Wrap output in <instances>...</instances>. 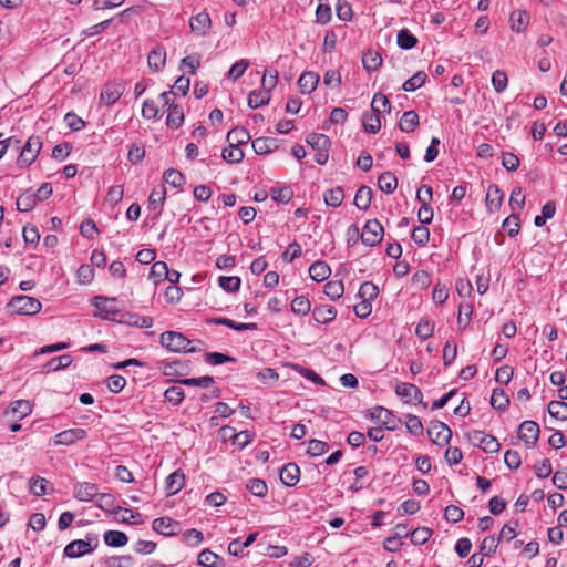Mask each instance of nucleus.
Here are the masks:
<instances>
[{"label":"nucleus","instance_id":"f257e3e1","mask_svg":"<svg viewBox=\"0 0 567 567\" xmlns=\"http://www.w3.org/2000/svg\"><path fill=\"white\" fill-rule=\"evenodd\" d=\"M161 344L173 352L195 353L203 350L200 340H189L183 333L177 331H165L159 338Z\"/></svg>","mask_w":567,"mask_h":567},{"label":"nucleus","instance_id":"f03ea898","mask_svg":"<svg viewBox=\"0 0 567 567\" xmlns=\"http://www.w3.org/2000/svg\"><path fill=\"white\" fill-rule=\"evenodd\" d=\"M42 308L41 302L33 297L16 296L7 305V311L11 315L32 316L38 313Z\"/></svg>","mask_w":567,"mask_h":567},{"label":"nucleus","instance_id":"7ed1b4c3","mask_svg":"<svg viewBox=\"0 0 567 567\" xmlns=\"http://www.w3.org/2000/svg\"><path fill=\"white\" fill-rule=\"evenodd\" d=\"M32 411L31 404L27 400H18L12 406L4 411L2 414V425L6 423L10 427L11 432H18L21 429V424L11 419H23L29 415Z\"/></svg>","mask_w":567,"mask_h":567},{"label":"nucleus","instance_id":"20e7f679","mask_svg":"<svg viewBox=\"0 0 567 567\" xmlns=\"http://www.w3.org/2000/svg\"><path fill=\"white\" fill-rule=\"evenodd\" d=\"M99 546L97 536L87 537V539H76L71 542L64 548V555L70 558H78L93 551Z\"/></svg>","mask_w":567,"mask_h":567},{"label":"nucleus","instance_id":"39448f33","mask_svg":"<svg viewBox=\"0 0 567 567\" xmlns=\"http://www.w3.org/2000/svg\"><path fill=\"white\" fill-rule=\"evenodd\" d=\"M384 229L378 219H370L363 226L361 240L364 245L373 247L381 243Z\"/></svg>","mask_w":567,"mask_h":567},{"label":"nucleus","instance_id":"423d86ee","mask_svg":"<svg viewBox=\"0 0 567 567\" xmlns=\"http://www.w3.org/2000/svg\"><path fill=\"white\" fill-rule=\"evenodd\" d=\"M125 91V85L122 81L106 82L100 94V103L110 106L116 103Z\"/></svg>","mask_w":567,"mask_h":567},{"label":"nucleus","instance_id":"0eeeda50","mask_svg":"<svg viewBox=\"0 0 567 567\" xmlns=\"http://www.w3.org/2000/svg\"><path fill=\"white\" fill-rule=\"evenodd\" d=\"M540 433L539 425L535 421H524L517 430L518 439L524 442L527 449L534 447Z\"/></svg>","mask_w":567,"mask_h":567},{"label":"nucleus","instance_id":"6e6552de","mask_svg":"<svg viewBox=\"0 0 567 567\" xmlns=\"http://www.w3.org/2000/svg\"><path fill=\"white\" fill-rule=\"evenodd\" d=\"M41 147H42V141H41L40 136L29 137V140L27 141L25 145L23 146V148L19 155V158H18L19 164L23 165V166L31 165L35 161Z\"/></svg>","mask_w":567,"mask_h":567},{"label":"nucleus","instance_id":"1a4fd4ad","mask_svg":"<svg viewBox=\"0 0 567 567\" xmlns=\"http://www.w3.org/2000/svg\"><path fill=\"white\" fill-rule=\"evenodd\" d=\"M470 440L473 445L480 447L485 453H497L501 449V444L496 437L481 431L471 433Z\"/></svg>","mask_w":567,"mask_h":567},{"label":"nucleus","instance_id":"9d476101","mask_svg":"<svg viewBox=\"0 0 567 567\" xmlns=\"http://www.w3.org/2000/svg\"><path fill=\"white\" fill-rule=\"evenodd\" d=\"M427 435L433 443L441 445L450 441L452 432L445 423L433 421L427 427Z\"/></svg>","mask_w":567,"mask_h":567},{"label":"nucleus","instance_id":"9b49d317","mask_svg":"<svg viewBox=\"0 0 567 567\" xmlns=\"http://www.w3.org/2000/svg\"><path fill=\"white\" fill-rule=\"evenodd\" d=\"M99 495V487L94 483H76L73 488V496L80 502H91Z\"/></svg>","mask_w":567,"mask_h":567},{"label":"nucleus","instance_id":"f8f14e48","mask_svg":"<svg viewBox=\"0 0 567 567\" xmlns=\"http://www.w3.org/2000/svg\"><path fill=\"white\" fill-rule=\"evenodd\" d=\"M152 527L156 533L165 536H175L181 532L179 523L169 517L155 518Z\"/></svg>","mask_w":567,"mask_h":567},{"label":"nucleus","instance_id":"ddd939ff","mask_svg":"<svg viewBox=\"0 0 567 567\" xmlns=\"http://www.w3.org/2000/svg\"><path fill=\"white\" fill-rule=\"evenodd\" d=\"M189 27L197 35H206L212 27V19L206 11L199 12L189 19Z\"/></svg>","mask_w":567,"mask_h":567},{"label":"nucleus","instance_id":"4468645a","mask_svg":"<svg viewBox=\"0 0 567 567\" xmlns=\"http://www.w3.org/2000/svg\"><path fill=\"white\" fill-rule=\"evenodd\" d=\"M53 491V484L44 477L34 475L29 480V492L34 496L47 495Z\"/></svg>","mask_w":567,"mask_h":567},{"label":"nucleus","instance_id":"2eb2a0df","mask_svg":"<svg viewBox=\"0 0 567 567\" xmlns=\"http://www.w3.org/2000/svg\"><path fill=\"white\" fill-rule=\"evenodd\" d=\"M312 317L317 323L327 324L337 317V309L331 305H319L312 310Z\"/></svg>","mask_w":567,"mask_h":567},{"label":"nucleus","instance_id":"dca6fc26","mask_svg":"<svg viewBox=\"0 0 567 567\" xmlns=\"http://www.w3.org/2000/svg\"><path fill=\"white\" fill-rule=\"evenodd\" d=\"M300 480V468L298 463H286L280 468V481L286 486H295Z\"/></svg>","mask_w":567,"mask_h":567},{"label":"nucleus","instance_id":"f3484780","mask_svg":"<svg viewBox=\"0 0 567 567\" xmlns=\"http://www.w3.org/2000/svg\"><path fill=\"white\" fill-rule=\"evenodd\" d=\"M370 417L382 423L388 430H394L396 422L391 411L383 406H374L370 411Z\"/></svg>","mask_w":567,"mask_h":567},{"label":"nucleus","instance_id":"a211bd4d","mask_svg":"<svg viewBox=\"0 0 567 567\" xmlns=\"http://www.w3.org/2000/svg\"><path fill=\"white\" fill-rule=\"evenodd\" d=\"M185 485V475L181 470L171 473L165 481V491L168 496L177 494Z\"/></svg>","mask_w":567,"mask_h":567},{"label":"nucleus","instance_id":"6ab92c4d","mask_svg":"<svg viewBox=\"0 0 567 567\" xmlns=\"http://www.w3.org/2000/svg\"><path fill=\"white\" fill-rule=\"evenodd\" d=\"M116 298H107L104 296H96L93 299V305L99 309V316L106 320H113V316L117 313V310L107 306L109 302H114Z\"/></svg>","mask_w":567,"mask_h":567},{"label":"nucleus","instance_id":"aec40b11","mask_svg":"<svg viewBox=\"0 0 567 567\" xmlns=\"http://www.w3.org/2000/svg\"><path fill=\"white\" fill-rule=\"evenodd\" d=\"M85 435H86V432L83 429H80V427L70 429V430H65V431H62L59 434H56L55 442L58 444L70 445L76 441L84 439Z\"/></svg>","mask_w":567,"mask_h":567},{"label":"nucleus","instance_id":"412c9836","mask_svg":"<svg viewBox=\"0 0 567 567\" xmlns=\"http://www.w3.org/2000/svg\"><path fill=\"white\" fill-rule=\"evenodd\" d=\"M319 75L316 72H303L299 80H298V86L303 94H310L313 92L319 83Z\"/></svg>","mask_w":567,"mask_h":567},{"label":"nucleus","instance_id":"4be33fe9","mask_svg":"<svg viewBox=\"0 0 567 567\" xmlns=\"http://www.w3.org/2000/svg\"><path fill=\"white\" fill-rule=\"evenodd\" d=\"M330 275H331V269L326 261L318 260V261H315L309 267V276L312 280H315L317 282H321V281L328 279L330 277Z\"/></svg>","mask_w":567,"mask_h":567},{"label":"nucleus","instance_id":"5701e85b","mask_svg":"<svg viewBox=\"0 0 567 567\" xmlns=\"http://www.w3.org/2000/svg\"><path fill=\"white\" fill-rule=\"evenodd\" d=\"M529 22V14L525 10H514L509 16L511 29L517 33L524 31Z\"/></svg>","mask_w":567,"mask_h":567},{"label":"nucleus","instance_id":"b1692460","mask_svg":"<svg viewBox=\"0 0 567 567\" xmlns=\"http://www.w3.org/2000/svg\"><path fill=\"white\" fill-rule=\"evenodd\" d=\"M166 62V51L162 47L154 48L147 55L148 66L153 71H159L164 68Z\"/></svg>","mask_w":567,"mask_h":567},{"label":"nucleus","instance_id":"393cba45","mask_svg":"<svg viewBox=\"0 0 567 567\" xmlns=\"http://www.w3.org/2000/svg\"><path fill=\"white\" fill-rule=\"evenodd\" d=\"M96 498V506L104 512L118 514L122 511V507L116 506V499L112 494L99 493Z\"/></svg>","mask_w":567,"mask_h":567},{"label":"nucleus","instance_id":"a878e982","mask_svg":"<svg viewBox=\"0 0 567 567\" xmlns=\"http://www.w3.org/2000/svg\"><path fill=\"white\" fill-rule=\"evenodd\" d=\"M395 393L401 398L414 399L417 402H422L423 398L421 390L411 383H399Z\"/></svg>","mask_w":567,"mask_h":567},{"label":"nucleus","instance_id":"bb28decb","mask_svg":"<svg viewBox=\"0 0 567 567\" xmlns=\"http://www.w3.org/2000/svg\"><path fill=\"white\" fill-rule=\"evenodd\" d=\"M278 147L275 137H258L252 141V148L257 154H268Z\"/></svg>","mask_w":567,"mask_h":567},{"label":"nucleus","instance_id":"cd10ccee","mask_svg":"<svg viewBox=\"0 0 567 567\" xmlns=\"http://www.w3.org/2000/svg\"><path fill=\"white\" fill-rule=\"evenodd\" d=\"M343 199H344V192H343V188L340 186L327 189L323 193L324 204L329 207L337 208V207L341 206Z\"/></svg>","mask_w":567,"mask_h":567},{"label":"nucleus","instance_id":"c85d7f7f","mask_svg":"<svg viewBox=\"0 0 567 567\" xmlns=\"http://www.w3.org/2000/svg\"><path fill=\"white\" fill-rule=\"evenodd\" d=\"M378 187L385 194H392L398 187V179L391 172L382 173L378 178Z\"/></svg>","mask_w":567,"mask_h":567},{"label":"nucleus","instance_id":"c756f323","mask_svg":"<svg viewBox=\"0 0 567 567\" xmlns=\"http://www.w3.org/2000/svg\"><path fill=\"white\" fill-rule=\"evenodd\" d=\"M372 189L368 186H361L357 193H355V196H354V205L357 206V208H359L360 210H367L370 205H371V200H372Z\"/></svg>","mask_w":567,"mask_h":567},{"label":"nucleus","instance_id":"7c9ffc66","mask_svg":"<svg viewBox=\"0 0 567 567\" xmlns=\"http://www.w3.org/2000/svg\"><path fill=\"white\" fill-rule=\"evenodd\" d=\"M419 125V115L415 111H406L403 113L399 127L402 132L411 133Z\"/></svg>","mask_w":567,"mask_h":567},{"label":"nucleus","instance_id":"2f4dec72","mask_svg":"<svg viewBox=\"0 0 567 567\" xmlns=\"http://www.w3.org/2000/svg\"><path fill=\"white\" fill-rule=\"evenodd\" d=\"M103 539L110 547H122L128 542L126 534L120 530H107L104 534Z\"/></svg>","mask_w":567,"mask_h":567},{"label":"nucleus","instance_id":"473e14b6","mask_svg":"<svg viewBox=\"0 0 567 567\" xmlns=\"http://www.w3.org/2000/svg\"><path fill=\"white\" fill-rule=\"evenodd\" d=\"M503 195L497 185H491L486 192V206L489 210L498 209L502 205Z\"/></svg>","mask_w":567,"mask_h":567},{"label":"nucleus","instance_id":"72a5a7b5","mask_svg":"<svg viewBox=\"0 0 567 567\" xmlns=\"http://www.w3.org/2000/svg\"><path fill=\"white\" fill-rule=\"evenodd\" d=\"M269 101L270 94L267 90H255L248 96V106L250 109H258L261 105L268 104Z\"/></svg>","mask_w":567,"mask_h":567},{"label":"nucleus","instance_id":"f704fd0d","mask_svg":"<svg viewBox=\"0 0 567 567\" xmlns=\"http://www.w3.org/2000/svg\"><path fill=\"white\" fill-rule=\"evenodd\" d=\"M250 140L249 132L244 127H236L228 132L227 134V141L229 144L234 145H243L248 143Z\"/></svg>","mask_w":567,"mask_h":567},{"label":"nucleus","instance_id":"c9c22d12","mask_svg":"<svg viewBox=\"0 0 567 567\" xmlns=\"http://www.w3.org/2000/svg\"><path fill=\"white\" fill-rule=\"evenodd\" d=\"M184 122L183 109L178 105H171L166 118V125L171 128H178Z\"/></svg>","mask_w":567,"mask_h":567},{"label":"nucleus","instance_id":"e433bc0d","mask_svg":"<svg viewBox=\"0 0 567 567\" xmlns=\"http://www.w3.org/2000/svg\"><path fill=\"white\" fill-rule=\"evenodd\" d=\"M398 45L403 50L413 49L417 44V38L408 29H401L396 37Z\"/></svg>","mask_w":567,"mask_h":567},{"label":"nucleus","instance_id":"4c0bfd02","mask_svg":"<svg viewBox=\"0 0 567 567\" xmlns=\"http://www.w3.org/2000/svg\"><path fill=\"white\" fill-rule=\"evenodd\" d=\"M166 199V189L164 185H161L158 188H154L148 197V206L150 208L157 210L162 208Z\"/></svg>","mask_w":567,"mask_h":567},{"label":"nucleus","instance_id":"58836bf2","mask_svg":"<svg viewBox=\"0 0 567 567\" xmlns=\"http://www.w3.org/2000/svg\"><path fill=\"white\" fill-rule=\"evenodd\" d=\"M380 113L373 112L372 113H364L363 114V127L365 132L375 134L381 128V121H380Z\"/></svg>","mask_w":567,"mask_h":567},{"label":"nucleus","instance_id":"ea45409f","mask_svg":"<svg viewBox=\"0 0 567 567\" xmlns=\"http://www.w3.org/2000/svg\"><path fill=\"white\" fill-rule=\"evenodd\" d=\"M426 79V73L423 71H419L403 83L402 90L405 92H413L423 86Z\"/></svg>","mask_w":567,"mask_h":567},{"label":"nucleus","instance_id":"a19ab883","mask_svg":"<svg viewBox=\"0 0 567 567\" xmlns=\"http://www.w3.org/2000/svg\"><path fill=\"white\" fill-rule=\"evenodd\" d=\"M362 64L367 71H377L382 65V58L377 51H368L362 56Z\"/></svg>","mask_w":567,"mask_h":567},{"label":"nucleus","instance_id":"79ce46f5","mask_svg":"<svg viewBox=\"0 0 567 567\" xmlns=\"http://www.w3.org/2000/svg\"><path fill=\"white\" fill-rule=\"evenodd\" d=\"M213 322H215L216 324H221V326H226L230 329H234L236 331H245V330H256L257 329V324L254 323V322H249V323H238L231 319H228V318H215L213 319Z\"/></svg>","mask_w":567,"mask_h":567},{"label":"nucleus","instance_id":"37998d69","mask_svg":"<svg viewBox=\"0 0 567 567\" xmlns=\"http://www.w3.org/2000/svg\"><path fill=\"white\" fill-rule=\"evenodd\" d=\"M247 491L257 497H265L268 493V486L265 481L260 478H250L246 484Z\"/></svg>","mask_w":567,"mask_h":567},{"label":"nucleus","instance_id":"c03bdc74","mask_svg":"<svg viewBox=\"0 0 567 567\" xmlns=\"http://www.w3.org/2000/svg\"><path fill=\"white\" fill-rule=\"evenodd\" d=\"M72 357L70 354H62L53 358L45 364L47 372H55L58 370L68 368L72 363Z\"/></svg>","mask_w":567,"mask_h":567},{"label":"nucleus","instance_id":"a18cd8bd","mask_svg":"<svg viewBox=\"0 0 567 567\" xmlns=\"http://www.w3.org/2000/svg\"><path fill=\"white\" fill-rule=\"evenodd\" d=\"M221 157L228 163H240L244 159V152L239 146L229 144L223 150Z\"/></svg>","mask_w":567,"mask_h":567},{"label":"nucleus","instance_id":"49530a36","mask_svg":"<svg viewBox=\"0 0 567 567\" xmlns=\"http://www.w3.org/2000/svg\"><path fill=\"white\" fill-rule=\"evenodd\" d=\"M548 413L554 419L565 421L567 420V403L564 401H551L548 404Z\"/></svg>","mask_w":567,"mask_h":567},{"label":"nucleus","instance_id":"de8ad7c7","mask_svg":"<svg viewBox=\"0 0 567 567\" xmlns=\"http://www.w3.org/2000/svg\"><path fill=\"white\" fill-rule=\"evenodd\" d=\"M37 204L31 190H27L17 198V208L20 212H30Z\"/></svg>","mask_w":567,"mask_h":567},{"label":"nucleus","instance_id":"09e8293b","mask_svg":"<svg viewBox=\"0 0 567 567\" xmlns=\"http://www.w3.org/2000/svg\"><path fill=\"white\" fill-rule=\"evenodd\" d=\"M306 142L315 150L329 148L330 140L321 133H311L307 136Z\"/></svg>","mask_w":567,"mask_h":567},{"label":"nucleus","instance_id":"8fccbe9b","mask_svg":"<svg viewBox=\"0 0 567 567\" xmlns=\"http://www.w3.org/2000/svg\"><path fill=\"white\" fill-rule=\"evenodd\" d=\"M163 179L175 188L182 187L185 184V176L174 168L166 169L163 174Z\"/></svg>","mask_w":567,"mask_h":567},{"label":"nucleus","instance_id":"3c124183","mask_svg":"<svg viewBox=\"0 0 567 567\" xmlns=\"http://www.w3.org/2000/svg\"><path fill=\"white\" fill-rule=\"evenodd\" d=\"M344 291L341 280H331L324 285V293L332 300L339 299Z\"/></svg>","mask_w":567,"mask_h":567},{"label":"nucleus","instance_id":"603ef678","mask_svg":"<svg viewBox=\"0 0 567 567\" xmlns=\"http://www.w3.org/2000/svg\"><path fill=\"white\" fill-rule=\"evenodd\" d=\"M358 295L361 299L371 301L378 297L379 288L373 282L365 281L360 286Z\"/></svg>","mask_w":567,"mask_h":567},{"label":"nucleus","instance_id":"864d4df0","mask_svg":"<svg viewBox=\"0 0 567 567\" xmlns=\"http://www.w3.org/2000/svg\"><path fill=\"white\" fill-rule=\"evenodd\" d=\"M310 309V300L305 296H298L291 301V310L296 315L306 316Z\"/></svg>","mask_w":567,"mask_h":567},{"label":"nucleus","instance_id":"5fc2aeb1","mask_svg":"<svg viewBox=\"0 0 567 567\" xmlns=\"http://www.w3.org/2000/svg\"><path fill=\"white\" fill-rule=\"evenodd\" d=\"M219 286L227 292H236L240 288L241 280L236 276H221L218 278Z\"/></svg>","mask_w":567,"mask_h":567},{"label":"nucleus","instance_id":"6e6d98bb","mask_svg":"<svg viewBox=\"0 0 567 567\" xmlns=\"http://www.w3.org/2000/svg\"><path fill=\"white\" fill-rule=\"evenodd\" d=\"M509 403L508 396L505 394L504 390L495 389L491 396V405L496 410H505Z\"/></svg>","mask_w":567,"mask_h":567},{"label":"nucleus","instance_id":"4d7b16f0","mask_svg":"<svg viewBox=\"0 0 567 567\" xmlns=\"http://www.w3.org/2000/svg\"><path fill=\"white\" fill-rule=\"evenodd\" d=\"M277 81L278 71L275 69H266L261 81V90H267L268 93L270 94L271 90L276 87Z\"/></svg>","mask_w":567,"mask_h":567},{"label":"nucleus","instance_id":"13d9d810","mask_svg":"<svg viewBox=\"0 0 567 567\" xmlns=\"http://www.w3.org/2000/svg\"><path fill=\"white\" fill-rule=\"evenodd\" d=\"M412 239L416 245L421 247L425 246L430 240L429 228L425 225L414 227L412 231Z\"/></svg>","mask_w":567,"mask_h":567},{"label":"nucleus","instance_id":"bf43d9fd","mask_svg":"<svg viewBox=\"0 0 567 567\" xmlns=\"http://www.w3.org/2000/svg\"><path fill=\"white\" fill-rule=\"evenodd\" d=\"M434 331V322L430 319H422L416 326L415 333L421 340L429 339Z\"/></svg>","mask_w":567,"mask_h":567},{"label":"nucleus","instance_id":"052dcab7","mask_svg":"<svg viewBox=\"0 0 567 567\" xmlns=\"http://www.w3.org/2000/svg\"><path fill=\"white\" fill-rule=\"evenodd\" d=\"M503 228L508 233L509 237H514L518 234L519 227H520V219L517 214L509 215L504 221H503Z\"/></svg>","mask_w":567,"mask_h":567},{"label":"nucleus","instance_id":"680f3d73","mask_svg":"<svg viewBox=\"0 0 567 567\" xmlns=\"http://www.w3.org/2000/svg\"><path fill=\"white\" fill-rule=\"evenodd\" d=\"M432 536V529L429 527H417L411 532V542L415 545L425 544Z\"/></svg>","mask_w":567,"mask_h":567},{"label":"nucleus","instance_id":"e2e57ef3","mask_svg":"<svg viewBox=\"0 0 567 567\" xmlns=\"http://www.w3.org/2000/svg\"><path fill=\"white\" fill-rule=\"evenodd\" d=\"M498 542L499 539L495 538L494 536L485 537L480 545V553L483 556H491L495 554L498 547Z\"/></svg>","mask_w":567,"mask_h":567},{"label":"nucleus","instance_id":"0e129e2a","mask_svg":"<svg viewBox=\"0 0 567 567\" xmlns=\"http://www.w3.org/2000/svg\"><path fill=\"white\" fill-rule=\"evenodd\" d=\"M205 361L213 365H219L227 362H236V358L220 352H207L205 354Z\"/></svg>","mask_w":567,"mask_h":567},{"label":"nucleus","instance_id":"69168bd1","mask_svg":"<svg viewBox=\"0 0 567 567\" xmlns=\"http://www.w3.org/2000/svg\"><path fill=\"white\" fill-rule=\"evenodd\" d=\"M525 204V195L520 187H516L513 189L509 197V206L513 212L523 209Z\"/></svg>","mask_w":567,"mask_h":567},{"label":"nucleus","instance_id":"338daca9","mask_svg":"<svg viewBox=\"0 0 567 567\" xmlns=\"http://www.w3.org/2000/svg\"><path fill=\"white\" fill-rule=\"evenodd\" d=\"M507 75L504 71L497 70L492 75V84L497 93H502L507 87Z\"/></svg>","mask_w":567,"mask_h":567},{"label":"nucleus","instance_id":"774afa93","mask_svg":"<svg viewBox=\"0 0 567 567\" xmlns=\"http://www.w3.org/2000/svg\"><path fill=\"white\" fill-rule=\"evenodd\" d=\"M219 556L209 549H204L197 557V563L204 567H215Z\"/></svg>","mask_w":567,"mask_h":567}]
</instances>
